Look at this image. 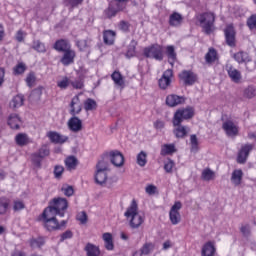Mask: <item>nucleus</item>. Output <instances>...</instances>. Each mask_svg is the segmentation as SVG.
I'll return each instance as SVG.
<instances>
[{"instance_id": "nucleus-1", "label": "nucleus", "mask_w": 256, "mask_h": 256, "mask_svg": "<svg viewBox=\"0 0 256 256\" xmlns=\"http://www.w3.org/2000/svg\"><path fill=\"white\" fill-rule=\"evenodd\" d=\"M124 215L129 220L131 229H139L140 225H143L145 221L143 215L139 214V208L135 201H132Z\"/></svg>"}, {"instance_id": "nucleus-2", "label": "nucleus", "mask_w": 256, "mask_h": 256, "mask_svg": "<svg viewBox=\"0 0 256 256\" xmlns=\"http://www.w3.org/2000/svg\"><path fill=\"white\" fill-rule=\"evenodd\" d=\"M69 207V202L65 198H54L44 211H50L53 215L58 217H65V213Z\"/></svg>"}, {"instance_id": "nucleus-3", "label": "nucleus", "mask_w": 256, "mask_h": 256, "mask_svg": "<svg viewBox=\"0 0 256 256\" xmlns=\"http://www.w3.org/2000/svg\"><path fill=\"white\" fill-rule=\"evenodd\" d=\"M197 20L200 23L204 33L211 35L215 31V14L211 12H205L197 16Z\"/></svg>"}, {"instance_id": "nucleus-4", "label": "nucleus", "mask_w": 256, "mask_h": 256, "mask_svg": "<svg viewBox=\"0 0 256 256\" xmlns=\"http://www.w3.org/2000/svg\"><path fill=\"white\" fill-rule=\"evenodd\" d=\"M42 221L44 223L45 229L48 231H59V220L57 219V215L51 213L49 210H44L42 213Z\"/></svg>"}, {"instance_id": "nucleus-5", "label": "nucleus", "mask_w": 256, "mask_h": 256, "mask_svg": "<svg viewBox=\"0 0 256 256\" xmlns=\"http://www.w3.org/2000/svg\"><path fill=\"white\" fill-rule=\"evenodd\" d=\"M194 115L195 109H193L192 107L177 110L173 118L174 127H181V123H183V121L187 119H193Z\"/></svg>"}, {"instance_id": "nucleus-6", "label": "nucleus", "mask_w": 256, "mask_h": 256, "mask_svg": "<svg viewBox=\"0 0 256 256\" xmlns=\"http://www.w3.org/2000/svg\"><path fill=\"white\" fill-rule=\"evenodd\" d=\"M144 55L148 58L156 59V61H163V47L159 44H153L144 49Z\"/></svg>"}, {"instance_id": "nucleus-7", "label": "nucleus", "mask_w": 256, "mask_h": 256, "mask_svg": "<svg viewBox=\"0 0 256 256\" xmlns=\"http://www.w3.org/2000/svg\"><path fill=\"white\" fill-rule=\"evenodd\" d=\"M181 207H183V204H181L179 201L175 202L171 207L169 217L172 225H179V223H181V214L179 213Z\"/></svg>"}, {"instance_id": "nucleus-8", "label": "nucleus", "mask_w": 256, "mask_h": 256, "mask_svg": "<svg viewBox=\"0 0 256 256\" xmlns=\"http://www.w3.org/2000/svg\"><path fill=\"white\" fill-rule=\"evenodd\" d=\"M253 147H255L254 144L243 145L238 152L237 163H240V165L247 163V159L249 158L251 151H253Z\"/></svg>"}, {"instance_id": "nucleus-9", "label": "nucleus", "mask_w": 256, "mask_h": 256, "mask_svg": "<svg viewBox=\"0 0 256 256\" xmlns=\"http://www.w3.org/2000/svg\"><path fill=\"white\" fill-rule=\"evenodd\" d=\"M179 78L183 81L184 85H195L197 82V74L190 70H184L179 74Z\"/></svg>"}, {"instance_id": "nucleus-10", "label": "nucleus", "mask_w": 256, "mask_h": 256, "mask_svg": "<svg viewBox=\"0 0 256 256\" xmlns=\"http://www.w3.org/2000/svg\"><path fill=\"white\" fill-rule=\"evenodd\" d=\"M110 161L115 167H123L125 163V157L119 150H114L109 153Z\"/></svg>"}, {"instance_id": "nucleus-11", "label": "nucleus", "mask_w": 256, "mask_h": 256, "mask_svg": "<svg viewBox=\"0 0 256 256\" xmlns=\"http://www.w3.org/2000/svg\"><path fill=\"white\" fill-rule=\"evenodd\" d=\"M75 57H77V54L74 52L73 49H69L63 52V56L60 59V63L64 65V67H68V65H73L75 63Z\"/></svg>"}, {"instance_id": "nucleus-12", "label": "nucleus", "mask_w": 256, "mask_h": 256, "mask_svg": "<svg viewBox=\"0 0 256 256\" xmlns=\"http://www.w3.org/2000/svg\"><path fill=\"white\" fill-rule=\"evenodd\" d=\"M171 77H173V70H166L158 81L160 89L165 90L171 85Z\"/></svg>"}, {"instance_id": "nucleus-13", "label": "nucleus", "mask_w": 256, "mask_h": 256, "mask_svg": "<svg viewBox=\"0 0 256 256\" xmlns=\"http://www.w3.org/2000/svg\"><path fill=\"white\" fill-rule=\"evenodd\" d=\"M185 103V97L176 94H171L166 97V105L168 107H177V105H183Z\"/></svg>"}, {"instance_id": "nucleus-14", "label": "nucleus", "mask_w": 256, "mask_h": 256, "mask_svg": "<svg viewBox=\"0 0 256 256\" xmlns=\"http://www.w3.org/2000/svg\"><path fill=\"white\" fill-rule=\"evenodd\" d=\"M83 109V104L79 96H74L70 103V115H79Z\"/></svg>"}, {"instance_id": "nucleus-15", "label": "nucleus", "mask_w": 256, "mask_h": 256, "mask_svg": "<svg viewBox=\"0 0 256 256\" xmlns=\"http://www.w3.org/2000/svg\"><path fill=\"white\" fill-rule=\"evenodd\" d=\"M226 43L229 47H235V28L232 24H229L224 30Z\"/></svg>"}, {"instance_id": "nucleus-16", "label": "nucleus", "mask_w": 256, "mask_h": 256, "mask_svg": "<svg viewBox=\"0 0 256 256\" xmlns=\"http://www.w3.org/2000/svg\"><path fill=\"white\" fill-rule=\"evenodd\" d=\"M227 73H228V77H230L233 83H240L241 79H243V76H241V71L237 70L233 66H229L227 68Z\"/></svg>"}, {"instance_id": "nucleus-17", "label": "nucleus", "mask_w": 256, "mask_h": 256, "mask_svg": "<svg viewBox=\"0 0 256 256\" xmlns=\"http://www.w3.org/2000/svg\"><path fill=\"white\" fill-rule=\"evenodd\" d=\"M8 125L11 129H21V127H25L23 125V121L17 114H12L8 118Z\"/></svg>"}, {"instance_id": "nucleus-18", "label": "nucleus", "mask_w": 256, "mask_h": 256, "mask_svg": "<svg viewBox=\"0 0 256 256\" xmlns=\"http://www.w3.org/2000/svg\"><path fill=\"white\" fill-rule=\"evenodd\" d=\"M232 185L234 187H239L241 183L243 182V170L236 169L232 172L231 179H230Z\"/></svg>"}, {"instance_id": "nucleus-19", "label": "nucleus", "mask_w": 256, "mask_h": 256, "mask_svg": "<svg viewBox=\"0 0 256 256\" xmlns=\"http://www.w3.org/2000/svg\"><path fill=\"white\" fill-rule=\"evenodd\" d=\"M233 59L241 65V63H249L251 61V56H249V53L247 52L240 51L233 54Z\"/></svg>"}, {"instance_id": "nucleus-20", "label": "nucleus", "mask_w": 256, "mask_h": 256, "mask_svg": "<svg viewBox=\"0 0 256 256\" xmlns=\"http://www.w3.org/2000/svg\"><path fill=\"white\" fill-rule=\"evenodd\" d=\"M112 80L114 81L116 87H120V89H125V79H123V75L119 71H114L111 75Z\"/></svg>"}, {"instance_id": "nucleus-21", "label": "nucleus", "mask_w": 256, "mask_h": 256, "mask_svg": "<svg viewBox=\"0 0 256 256\" xmlns=\"http://www.w3.org/2000/svg\"><path fill=\"white\" fill-rule=\"evenodd\" d=\"M54 49L60 53H64L65 51H69V49H71V45L69 44V41L61 39L55 42Z\"/></svg>"}, {"instance_id": "nucleus-22", "label": "nucleus", "mask_w": 256, "mask_h": 256, "mask_svg": "<svg viewBox=\"0 0 256 256\" xmlns=\"http://www.w3.org/2000/svg\"><path fill=\"white\" fill-rule=\"evenodd\" d=\"M47 136L49 137L50 141L52 143H60V144H63L65 142H67V139H69L68 137L66 136H61L59 133L57 132H53V131H50L48 132Z\"/></svg>"}, {"instance_id": "nucleus-23", "label": "nucleus", "mask_w": 256, "mask_h": 256, "mask_svg": "<svg viewBox=\"0 0 256 256\" xmlns=\"http://www.w3.org/2000/svg\"><path fill=\"white\" fill-rule=\"evenodd\" d=\"M183 23V16L178 12H173L169 17V25L171 27H179Z\"/></svg>"}, {"instance_id": "nucleus-24", "label": "nucleus", "mask_w": 256, "mask_h": 256, "mask_svg": "<svg viewBox=\"0 0 256 256\" xmlns=\"http://www.w3.org/2000/svg\"><path fill=\"white\" fill-rule=\"evenodd\" d=\"M223 129H238L237 122L233 118H229L227 115H222Z\"/></svg>"}, {"instance_id": "nucleus-25", "label": "nucleus", "mask_w": 256, "mask_h": 256, "mask_svg": "<svg viewBox=\"0 0 256 256\" xmlns=\"http://www.w3.org/2000/svg\"><path fill=\"white\" fill-rule=\"evenodd\" d=\"M102 238L104 241L105 249H107V251H113V249H115V245L113 244V235L109 232H106L103 234Z\"/></svg>"}, {"instance_id": "nucleus-26", "label": "nucleus", "mask_w": 256, "mask_h": 256, "mask_svg": "<svg viewBox=\"0 0 256 256\" xmlns=\"http://www.w3.org/2000/svg\"><path fill=\"white\" fill-rule=\"evenodd\" d=\"M84 250L86 251L87 256H99L101 255V250L99 249V246H96L91 243H87Z\"/></svg>"}, {"instance_id": "nucleus-27", "label": "nucleus", "mask_w": 256, "mask_h": 256, "mask_svg": "<svg viewBox=\"0 0 256 256\" xmlns=\"http://www.w3.org/2000/svg\"><path fill=\"white\" fill-rule=\"evenodd\" d=\"M65 165L68 171H75V169H77V165H79V160H77L75 156H68L65 159Z\"/></svg>"}, {"instance_id": "nucleus-28", "label": "nucleus", "mask_w": 256, "mask_h": 256, "mask_svg": "<svg viewBox=\"0 0 256 256\" xmlns=\"http://www.w3.org/2000/svg\"><path fill=\"white\" fill-rule=\"evenodd\" d=\"M166 55L168 57V63L173 67L175 61H177V52H175L174 46L166 47Z\"/></svg>"}, {"instance_id": "nucleus-29", "label": "nucleus", "mask_w": 256, "mask_h": 256, "mask_svg": "<svg viewBox=\"0 0 256 256\" xmlns=\"http://www.w3.org/2000/svg\"><path fill=\"white\" fill-rule=\"evenodd\" d=\"M202 256H214L215 255V245H213V242H207L202 247Z\"/></svg>"}, {"instance_id": "nucleus-30", "label": "nucleus", "mask_w": 256, "mask_h": 256, "mask_svg": "<svg viewBox=\"0 0 256 256\" xmlns=\"http://www.w3.org/2000/svg\"><path fill=\"white\" fill-rule=\"evenodd\" d=\"M105 45H113L115 43V32L113 30H106L103 33Z\"/></svg>"}, {"instance_id": "nucleus-31", "label": "nucleus", "mask_w": 256, "mask_h": 256, "mask_svg": "<svg viewBox=\"0 0 256 256\" xmlns=\"http://www.w3.org/2000/svg\"><path fill=\"white\" fill-rule=\"evenodd\" d=\"M43 95V89L42 88H36L34 89L30 96L29 101L31 103H37V101H41V96Z\"/></svg>"}, {"instance_id": "nucleus-32", "label": "nucleus", "mask_w": 256, "mask_h": 256, "mask_svg": "<svg viewBox=\"0 0 256 256\" xmlns=\"http://www.w3.org/2000/svg\"><path fill=\"white\" fill-rule=\"evenodd\" d=\"M24 101H25V97L21 94H18L16 96H14V98L10 102V107H12L13 109L22 107Z\"/></svg>"}, {"instance_id": "nucleus-33", "label": "nucleus", "mask_w": 256, "mask_h": 256, "mask_svg": "<svg viewBox=\"0 0 256 256\" xmlns=\"http://www.w3.org/2000/svg\"><path fill=\"white\" fill-rule=\"evenodd\" d=\"M95 181L98 185H104V183H107V172L96 170Z\"/></svg>"}, {"instance_id": "nucleus-34", "label": "nucleus", "mask_w": 256, "mask_h": 256, "mask_svg": "<svg viewBox=\"0 0 256 256\" xmlns=\"http://www.w3.org/2000/svg\"><path fill=\"white\" fill-rule=\"evenodd\" d=\"M176 151L177 149H175V145L165 144L161 148L160 155H162V157H165V155H172V153H175Z\"/></svg>"}, {"instance_id": "nucleus-35", "label": "nucleus", "mask_w": 256, "mask_h": 256, "mask_svg": "<svg viewBox=\"0 0 256 256\" xmlns=\"http://www.w3.org/2000/svg\"><path fill=\"white\" fill-rule=\"evenodd\" d=\"M68 127L69 129H81V127H83V122L77 117H72L68 121Z\"/></svg>"}, {"instance_id": "nucleus-36", "label": "nucleus", "mask_w": 256, "mask_h": 256, "mask_svg": "<svg viewBox=\"0 0 256 256\" xmlns=\"http://www.w3.org/2000/svg\"><path fill=\"white\" fill-rule=\"evenodd\" d=\"M115 5V2L110 3L108 8L104 11V15L107 19H111V17H115L117 15V8H115Z\"/></svg>"}, {"instance_id": "nucleus-37", "label": "nucleus", "mask_w": 256, "mask_h": 256, "mask_svg": "<svg viewBox=\"0 0 256 256\" xmlns=\"http://www.w3.org/2000/svg\"><path fill=\"white\" fill-rule=\"evenodd\" d=\"M32 49L37 51V53H46L47 48H45V44L41 42V40H34L32 44Z\"/></svg>"}, {"instance_id": "nucleus-38", "label": "nucleus", "mask_w": 256, "mask_h": 256, "mask_svg": "<svg viewBox=\"0 0 256 256\" xmlns=\"http://www.w3.org/2000/svg\"><path fill=\"white\" fill-rule=\"evenodd\" d=\"M136 163L139 167H145L147 165V153L141 151L136 157Z\"/></svg>"}, {"instance_id": "nucleus-39", "label": "nucleus", "mask_w": 256, "mask_h": 256, "mask_svg": "<svg viewBox=\"0 0 256 256\" xmlns=\"http://www.w3.org/2000/svg\"><path fill=\"white\" fill-rule=\"evenodd\" d=\"M203 181H213L215 179V172L211 168H206L202 171Z\"/></svg>"}, {"instance_id": "nucleus-40", "label": "nucleus", "mask_w": 256, "mask_h": 256, "mask_svg": "<svg viewBox=\"0 0 256 256\" xmlns=\"http://www.w3.org/2000/svg\"><path fill=\"white\" fill-rule=\"evenodd\" d=\"M190 144H191V152L197 153L199 151V139H197V135L192 134L190 136Z\"/></svg>"}, {"instance_id": "nucleus-41", "label": "nucleus", "mask_w": 256, "mask_h": 256, "mask_svg": "<svg viewBox=\"0 0 256 256\" xmlns=\"http://www.w3.org/2000/svg\"><path fill=\"white\" fill-rule=\"evenodd\" d=\"M9 209V199L0 197V215H5Z\"/></svg>"}, {"instance_id": "nucleus-42", "label": "nucleus", "mask_w": 256, "mask_h": 256, "mask_svg": "<svg viewBox=\"0 0 256 256\" xmlns=\"http://www.w3.org/2000/svg\"><path fill=\"white\" fill-rule=\"evenodd\" d=\"M205 59L206 63H215V61H217V51H215L213 48H210L205 56Z\"/></svg>"}, {"instance_id": "nucleus-43", "label": "nucleus", "mask_w": 256, "mask_h": 256, "mask_svg": "<svg viewBox=\"0 0 256 256\" xmlns=\"http://www.w3.org/2000/svg\"><path fill=\"white\" fill-rule=\"evenodd\" d=\"M16 143L17 145H20V147H23L29 143V138L27 137V134L20 133L16 136Z\"/></svg>"}, {"instance_id": "nucleus-44", "label": "nucleus", "mask_w": 256, "mask_h": 256, "mask_svg": "<svg viewBox=\"0 0 256 256\" xmlns=\"http://www.w3.org/2000/svg\"><path fill=\"white\" fill-rule=\"evenodd\" d=\"M243 95L246 99H253V97H256V88L248 86L244 89Z\"/></svg>"}, {"instance_id": "nucleus-45", "label": "nucleus", "mask_w": 256, "mask_h": 256, "mask_svg": "<svg viewBox=\"0 0 256 256\" xmlns=\"http://www.w3.org/2000/svg\"><path fill=\"white\" fill-rule=\"evenodd\" d=\"M96 171H104V172L109 171V162L105 159L100 160L96 164Z\"/></svg>"}, {"instance_id": "nucleus-46", "label": "nucleus", "mask_w": 256, "mask_h": 256, "mask_svg": "<svg viewBox=\"0 0 256 256\" xmlns=\"http://www.w3.org/2000/svg\"><path fill=\"white\" fill-rule=\"evenodd\" d=\"M84 108L86 111H93L97 109V102L91 98H88L84 103Z\"/></svg>"}, {"instance_id": "nucleus-47", "label": "nucleus", "mask_w": 256, "mask_h": 256, "mask_svg": "<svg viewBox=\"0 0 256 256\" xmlns=\"http://www.w3.org/2000/svg\"><path fill=\"white\" fill-rule=\"evenodd\" d=\"M43 245H45V238L43 237L32 239L30 241V247H32L33 249H35V247H43Z\"/></svg>"}, {"instance_id": "nucleus-48", "label": "nucleus", "mask_w": 256, "mask_h": 256, "mask_svg": "<svg viewBox=\"0 0 256 256\" xmlns=\"http://www.w3.org/2000/svg\"><path fill=\"white\" fill-rule=\"evenodd\" d=\"M137 47V41L132 40L129 47H128V51L126 53V57H128L130 59V57H135V49Z\"/></svg>"}, {"instance_id": "nucleus-49", "label": "nucleus", "mask_w": 256, "mask_h": 256, "mask_svg": "<svg viewBox=\"0 0 256 256\" xmlns=\"http://www.w3.org/2000/svg\"><path fill=\"white\" fill-rule=\"evenodd\" d=\"M41 161H43V157L37 153L32 154V163L36 169H41Z\"/></svg>"}, {"instance_id": "nucleus-50", "label": "nucleus", "mask_w": 256, "mask_h": 256, "mask_svg": "<svg viewBox=\"0 0 256 256\" xmlns=\"http://www.w3.org/2000/svg\"><path fill=\"white\" fill-rule=\"evenodd\" d=\"M83 3V0H64V5L66 7H71V9H75V7H79Z\"/></svg>"}, {"instance_id": "nucleus-51", "label": "nucleus", "mask_w": 256, "mask_h": 256, "mask_svg": "<svg viewBox=\"0 0 256 256\" xmlns=\"http://www.w3.org/2000/svg\"><path fill=\"white\" fill-rule=\"evenodd\" d=\"M26 69H27V66L25 65V63L20 62L14 68V73H15V75H23V73H25Z\"/></svg>"}, {"instance_id": "nucleus-52", "label": "nucleus", "mask_w": 256, "mask_h": 256, "mask_svg": "<svg viewBox=\"0 0 256 256\" xmlns=\"http://www.w3.org/2000/svg\"><path fill=\"white\" fill-rule=\"evenodd\" d=\"M153 249H155V245H153V243H145L140 249V251L144 255H149V253H151Z\"/></svg>"}, {"instance_id": "nucleus-53", "label": "nucleus", "mask_w": 256, "mask_h": 256, "mask_svg": "<svg viewBox=\"0 0 256 256\" xmlns=\"http://www.w3.org/2000/svg\"><path fill=\"white\" fill-rule=\"evenodd\" d=\"M61 191L64 193L66 197H73L75 193V189H73V186H69V185H64Z\"/></svg>"}, {"instance_id": "nucleus-54", "label": "nucleus", "mask_w": 256, "mask_h": 256, "mask_svg": "<svg viewBox=\"0 0 256 256\" xmlns=\"http://www.w3.org/2000/svg\"><path fill=\"white\" fill-rule=\"evenodd\" d=\"M240 233H242L243 237L251 236V225L245 224L240 227Z\"/></svg>"}, {"instance_id": "nucleus-55", "label": "nucleus", "mask_w": 256, "mask_h": 256, "mask_svg": "<svg viewBox=\"0 0 256 256\" xmlns=\"http://www.w3.org/2000/svg\"><path fill=\"white\" fill-rule=\"evenodd\" d=\"M25 37H27V32L23 30H18L15 35V39L18 43H23L25 41Z\"/></svg>"}, {"instance_id": "nucleus-56", "label": "nucleus", "mask_w": 256, "mask_h": 256, "mask_svg": "<svg viewBox=\"0 0 256 256\" xmlns=\"http://www.w3.org/2000/svg\"><path fill=\"white\" fill-rule=\"evenodd\" d=\"M247 26L251 31H256V15H252L247 20Z\"/></svg>"}, {"instance_id": "nucleus-57", "label": "nucleus", "mask_w": 256, "mask_h": 256, "mask_svg": "<svg viewBox=\"0 0 256 256\" xmlns=\"http://www.w3.org/2000/svg\"><path fill=\"white\" fill-rule=\"evenodd\" d=\"M69 85H71V80H69V78H67V77H65L61 81L57 82V86L60 89H67V87H69Z\"/></svg>"}, {"instance_id": "nucleus-58", "label": "nucleus", "mask_w": 256, "mask_h": 256, "mask_svg": "<svg viewBox=\"0 0 256 256\" xmlns=\"http://www.w3.org/2000/svg\"><path fill=\"white\" fill-rule=\"evenodd\" d=\"M175 137H177V139H183V137H187V134L189 132H187L186 129H175L173 131Z\"/></svg>"}, {"instance_id": "nucleus-59", "label": "nucleus", "mask_w": 256, "mask_h": 256, "mask_svg": "<svg viewBox=\"0 0 256 256\" xmlns=\"http://www.w3.org/2000/svg\"><path fill=\"white\" fill-rule=\"evenodd\" d=\"M49 147L47 145L42 146L39 151L37 152L38 155H40L42 157V159H44V157L49 156Z\"/></svg>"}, {"instance_id": "nucleus-60", "label": "nucleus", "mask_w": 256, "mask_h": 256, "mask_svg": "<svg viewBox=\"0 0 256 256\" xmlns=\"http://www.w3.org/2000/svg\"><path fill=\"white\" fill-rule=\"evenodd\" d=\"M72 238H73V232L71 230H67L61 234L60 242L63 243V241H65L67 239H72Z\"/></svg>"}, {"instance_id": "nucleus-61", "label": "nucleus", "mask_w": 256, "mask_h": 256, "mask_svg": "<svg viewBox=\"0 0 256 256\" xmlns=\"http://www.w3.org/2000/svg\"><path fill=\"white\" fill-rule=\"evenodd\" d=\"M225 133L227 137H230L231 139L237 137L239 135L238 129H225Z\"/></svg>"}, {"instance_id": "nucleus-62", "label": "nucleus", "mask_w": 256, "mask_h": 256, "mask_svg": "<svg viewBox=\"0 0 256 256\" xmlns=\"http://www.w3.org/2000/svg\"><path fill=\"white\" fill-rule=\"evenodd\" d=\"M77 219H78V221H80V223L82 225H85V223H87V212L82 211V212L78 213Z\"/></svg>"}, {"instance_id": "nucleus-63", "label": "nucleus", "mask_w": 256, "mask_h": 256, "mask_svg": "<svg viewBox=\"0 0 256 256\" xmlns=\"http://www.w3.org/2000/svg\"><path fill=\"white\" fill-rule=\"evenodd\" d=\"M70 85H72L74 89H83V80L81 79H77L74 81L70 80Z\"/></svg>"}, {"instance_id": "nucleus-64", "label": "nucleus", "mask_w": 256, "mask_h": 256, "mask_svg": "<svg viewBox=\"0 0 256 256\" xmlns=\"http://www.w3.org/2000/svg\"><path fill=\"white\" fill-rule=\"evenodd\" d=\"M145 191L148 195H155V193H157V186L149 184L146 186Z\"/></svg>"}]
</instances>
